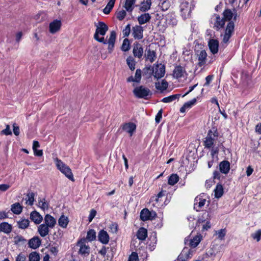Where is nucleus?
Returning a JSON list of instances; mask_svg holds the SVG:
<instances>
[{
	"label": "nucleus",
	"mask_w": 261,
	"mask_h": 261,
	"mask_svg": "<svg viewBox=\"0 0 261 261\" xmlns=\"http://www.w3.org/2000/svg\"><path fill=\"white\" fill-rule=\"evenodd\" d=\"M141 73L142 71L141 69H137L135 72V79L136 81V82L139 83L140 82L141 79Z\"/></svg>",
	"instance_id": "50"
},
{
	"label": "nucleus",
	"mask_w": 261,
	"mask_h": 261,
	"mask_svg": "<svg viewBox=\"0 0 261 261\" xmlns=\"http://www.w3.org/2000/svg\"><path fill=\"white\" fill-rule=\"evenodd\" d=\"M126 14V11L124 10H122L117 12L116 17L119 20H122L125 18Z\"/></svg>",
	"instance_id": "47"
},
{
	"label": "nucleus",
	"mask_w": 261,
	"mask_h": 261,
	"mask_svg": "<svg viewBox=\"0 0 261 261\" xmlns=\"http://www.w3.org/2000/svg\"><path fill=\"white\" fill-rule=\"evenodd\" d=\"M30 221L28 219H22L17 221V226L19 228L24 229L29 226Z\"/></svg>",
	"instance_id": "33"
},
{
	"label": "nucleus",
	"mask_w": 261,
	"mask_h": 261,
	"mask_svg": "<svg viewBox=\"0 0 261 261\" xmlns=\"http://www.w3.org/2000/svg\"><path fill=\"white\" fill-rule=\"evenodd\" d=\"M213 177L214 179H219L221 177V174L218 171H215L213 173Z\"/></svg>",
	"instance_id": "64"
},
{
	"label": "nucleus",
	"mask_w": 261,
	"mask_h": 261,
	"mask_svg": "<svg viewBox=\"0 0 261 261\" xmlns=\"http://www.w3.org/2000/svg\"><path fill=\"white\" fill-rule=\"evenodd\" d=\"M27 196L26 203L30 205H32L34 203L35 194L33 192H29Z\"/></svg>",
	"instance_id": "44"
},
{
	"label": "nucleus",
	"mask_w": 261,
	"mask_h": 261,
	"mask_svg": "<svg viewBox=\"0 0 261 261\" xmlns=\"http://www.w3.org/2000/svg\"><path fill=\"white\" fill-rule=\"evenodd\" d=\"M223 194V188L221 185L218 184L215 189V195L216 198L221 197Z\"/></svg>",
	"instance_id": "41"
},
{
	"label": "nucleus",
	"mask_w": 261,
	"mask_h": 261,
	"mask_svg": "<svg viewBox=\"0 0 261 261\" xmlns=\"http://www.w3.org/2000/svg\"><path fill=\"white\" fill-rule=\"evenodd\" d=\"M98 240L103 244H107L110 237L107 232L103 229L100 230L98 233Z\"/></svg>",
	"instance_id": "12"
},
{
	"label": "nucleus",
	"mask_w": 261,
	"mask_h": 261,
	"mask_svg": "<svg viewBox=\"0 0 261 261\" xmlns=\"http://www.w3.org/2000/svg\"><path fill=\"white\" fill-rule=\"evenodd\" d=\"M29 261H40V254L36 251H33L29 255Z\"/></svg>",
	"instance_id": "36"
},
{
	"label": "nucleus",
	"mask_w": 261,
	"mask_h": 261,
	"mask_svg": "<svg viewBox=\"0 0 261 261\" xmlns=\"http://www.w3.org/2000/svg\"><path fill=\"white\" fill-rule=\"evenodd\" d=\"M220 171L225 174H227L230 170V163L227 161H223L219 164Z\"/></svg>",
	"instance_id": "22"
},
{
	"label": "nucleus",
	"mask_w": 261,
	"mask_h": 261,
	"mask_svg": "<svg viewBox=\"0 0 261 261\" xmlns=\"http://www.w3.org/2000/svg\"><path fill=\"white\" fill-rule=\"evenodd\" d=\"M193 252L194 250L193 249H190L188 247H185L178 255L177 260L187 261L192 257Z\"/></svg>",
	"instance_id": "8"
},
{
	"label": "nucleus",
	"mask_w": 261,
	"mask_h": 261,
	"mask_svg": "<svg viewBox=\"0 0 261 261\" xmlns=\"http://www.w3.org/2000/svg\"><path fill=\"white\" fill-rule=\"evenodd\" d=\"M225 20L223 18H221L219 16L216 15L215 19L214 28L217 30L222 28L225 24Z\"/></svg>",
	"instance_id": "23"
},
{
	"label": "nucleus",
	"mask_w": 261,
	"mask_h": 261,
	"mask_svg": "<svg viewBox=\"0 0 261 261\" xmlns=\"http://www.w3.org/2000/svg\"><path fill=\"white\" fill-rule=\"evenodd\" d=\"M137 237L140 240H145L147 237V229L144 227L140 228L137 232Z\"/></svg>",
	"instance_id": "28"
},
{
	"label": "nucleus",
	"mask_w": 261,
	"mask_h": 261,
	"mask_svg": "<svg viewBox=\"0 0 261 261\" xmlns=\"http://www.w3.org/2000/svg\"><path fill=\"white\" fill-rule=\"evenodd\" d=\"M151 16L149 13H144L138 16V21L140 25L149 22Z\"/></svg>",
	"instance_id": "24"
},
{
	"label": "nucleus",
	"mask_w": 261,
	"mask_h": 261,
	"mask_svg": "<svg viewBox=\"0 0 261 261\" xmlns=\"http://www.w3.org/2000/svg\"><path fill=\"white\" fill-rule=\"evenodd\" d=\"M206 195L204 193H202L195 198L194 209L196 211H199L200 209L204 205L206 201Z\"/></svg>",
	"instance_id": "7"
},
{
	"label": "nucleus",
	"mask_w": 261,
	"mask_h": 261,
	"mask_svg": "<svg viewBox=\"0 0 261 261\" xmlns=\"http://www.w3.org/2000/svg\"><path fill=\"white\" fill-rule=\"evenodd\" d=\"M179 180V176L176 174H172L168 178V184L171 186L174 185Z\"/></svg>",
	"instance_id": "40"
},
{
	"label": "nucleus",
	"mask_w": 261,
	"mask_h": 261,
	"mask_svg": "<svg viewBox=\"0 0 261 261\" xmlns=\"http://www.w3.org/2000/svg\"><path fill=\"white\" fill-rule=\"evenodd\" d=\"M150 211L147 208L143 209L140 213V219L143 221L149 220Z\"/></svg>",
	"instance_id": "32"
},
{
	"label": "nucleus",
	"mask_w": 261,
	"mask_h": 261,
	"mask_svg": "<svg viewBox=\"0 0 261 261\" xmlns=\"http://www.w3.org/2000/svg\"><path fill=\"white\" fill-rule=\"evenodd\" d=\"M156 58L155 52L154 50H151L150 49H148L147 50L146 58L151 63H152Z\"/></svg>",
	"instance_id": "43"
},
{
	"label": "nucleus",
	"mask_w": 261,
	"mask_h": 261,
	"mask_svg": "<svg viewBox=\"0 0 261 261\" xmlns=\"http://www.w3.org/2000/svg\"><path fill=\"white\" fill-rule=\"evenodd\" d=\"M213 79V75H209L207 76L205 78L206 82L204 84V86H208L210 83L212 82V81Z\"/></svg>",
	"instance_id": "59"
},
{
	"label": "nucleus",
	"mask_w": 261,
	"mask_h": 261,
	"mask_svg": "<svg viewBox=\"0 0 261 261\" xmlns=\"http://www.w3.org/2000/svg\"><path fill=\"white\" fill-rule=\"evenodd\" d=\"M151 6V0H144L141 3L139 10L142 12H145L150 9Z\"/></svg>",
	"instance_id": "27"
},
{
	"label": "nucleus",
	"mask_w": 261,
	"mask_h": 261,
	"mask_svg": "<svg viewBox=\"0 0 261 261\" xmlns=\"http://www.w3.org/2000/svg\"><path fill=\"white\" fill-rule=\"evenodd\" d=\"M130 48L129 41L128 39L125 38L123 40L121 49L124 51H128Z\"/></svg>",
	"instance_id": "46"
},
{
	"label": "nucleus",
	"mask_w": 261,
	"mask_h": 261,
	"mask_svg": "<svg viewBox=\"0 0 261 261\" xmlns=\"http://www.w3.org/2000/svg\"><path fill=\"white\" fill-rule=\"evenodd\" d=\"M218 238L220 240H223L226 234V230L224 229H221L218 231Z\"/></svg>",
	"instance_id": "53"
},
{
	"label": "nucleus",
	"mask_w": 261,
	"mask_h": 261,
	"mask_svg": "<svg viewBox=\"0 0 261 261\" xmlns=\"http://www.w3.org/2000/svg\"><path fill=\"white\" fill-rule=\"evenodd\" d=\"M188 219L189 221H190V226L192 228L195 227L194 222H193L195 221V219L193 217L190 216L188 218Z\"/></svg>",
	"instance_id": "62"
},
{
	"label": "nucleus",
	"mask_w": 261,
	"mask_h": 261,
	"mask_svg": "<svg viewBox=\"0 0 261 261\" xmlns=\"http://www.w3.org/2000/svg\"><path fill=\"white\" fill-rule=\"evenodd\" d=\"M25 260H26L25 255L21 253L19 254L16 258V261H25Z\"/></svg>",
	"instance_id": "57"
},
{
	"label": "nucleus",
	"mask_w": 261,
	"mask_h": 261,
	"mask_svg": "<svg viewBox=\"0 0 261 261\" xmlns=\"http://www.w3.org/2000/svg\"><path fill=\"white\" fill-rule=\"evenodd\" d=\"M128 261H138V256L137 253L133 252L129 256Z\"/></svg>",
	"instance_id": "54"
},
{
	"label": "nucleus",
	"mask_w": 261,
	"mask_h": 261,
	"mask_svg": "<svg viewBox=\"0 0 261 261\" xmlns=\"http://www.w3.org/2000/svg\"><path fill=\"white\" fill-rule=\"evenodd\" d=\"M135 1L136 0H126L124 7L126 11L130 12L133 11L134 9L133 6L135 3Z\"/></svg>",
	"instance_id": "38"
},
{
	"label": "nucleus",
	"mask_w": 261,
	"mask_h": 261,
	"mask_svg": "<svg viewBox=\"0 0 261 261\" xmlns=\"http://www.w3.org/2000/svg\"><path fill=\"white\" fill-rule=\"evenodd\" d=\"M168 86V84L167 81L165 80H163L162 83L160 82L155 83V88L159 90L162 91L166 90Z\"/></svg>",
	"instance_id": "34"
},
{
	"label": "nucleus",
	"mask_w": 261,
	"mask_h": 261,
	"mask_svg": "<svg viewBox=\"0 0 261 261\" xmlns=\"http://www.w3.org/2000/svg\"><path fill=\"white\" fill-rule=\"evenodd\" d=\"M130 32V25L129 24H127L125 29L123 30V34L124 37H127Z\"/></svg>",
	"instance_id": "51"
},
{
	"label": "nucleus",
	"mask_w": 261,
	"mask_h": 261,
	"mask_svg": "<svg viewBox=\"0 0 261 261\" xmlns=\"http://www.w3.org/2000/svg\"><path fill=\"white\" fill-rule=\"evenodd\" d=\"M252 238L258 242L261 239V229H259L251 234Z\"/></svg>",
	"instance_id": "48"
},
{
	"label": "nucleus",
	"mask_w": 261,
	"mask_h": 261,
	"mask_svg": "<svg viewBox=\"0 0 261 261\" xmlns=\"http://www.w3.org/2000/svg\"><path fill=\"white\" fill-rule=\"evenodd\" d=\"M49 251L50 252L53 254L54 255H56L58 252V247L56 245H54V244L51 245L49 247Z\"/></svg>",
	"instance_id": "52"
},
{
	"label": "nucleus",
	"mask_w": 261,
	"mask_h": 261,
	"mask_svg": "<svg viewBox=\"0 0 261 261\" xmlns=\"http://www.w3.org/2000/svg\"><path fill=\"white\" fill-rule=\"evenodd\" d=\"M96 27L95 33L94 35V38L97 41L102 43L104 44H108V50L111 52L114 47L116 38V32L114 31L111 32L109 40L107 41L103 37L99 38V35L104 36L108 30V27L103 22H98L95 24Z\"/></svg>",
	"instance_id": "1"
},
{
	"label": "nucleus",
	"mask_w": 261,
	"mask_h": 261,
	"mask_svg": "<svg viewBox=\"0 0 261 261\" xmlns=\"http://www.w3.org/2000/svg\"><path fill=\"white\" fill-rule=\"evenodd\" d=\"M58 223L61 227L66 228L68 223V218L64 215H62L58 220Z\"/></svg>",
	"instance_id": "37"
},
{
	"label": "nucleus",
	"mask_w": 261,
	"mask_h": 261,
	"mask_svg": "<svg viewBox=\"0 0 261 261\" xmlns=\"http://www.w3.org/2000/svg\"><path fill=\"white\" fill-rule=\"evenodd\" d=\"M49 228L46 224H42L38 226L37 232L41 237H45L48 234Z\"/></svg>",
	"instance_id": "17"
},
{
	"label": "nucleus",
	"mask_w": 261,
	"mask_h": 261,
	"mask_svg": "<svg viewBox=\"0 0 261 261\" xmlns=\"http://www.w3.org/2000/svg\"><path fill=\"white\" fill-rule=\"evenodd\" d=\"M61 21L57 19L54 20L50 22L49 26V30L50 33L55 34L61 28Z\"/></svg>",
	"instance_id": "14"
},
{
	"label": "nucleus",
	"mask_w": 261,
	"mask_h": 261,
	"mask_svg": "<svg viewBox=\"0 0 261 261\" xmlns=\"http://www.w3.org/2000/svg\"><path fill=\"white\" fill-rule=\"evenodd\" d=\"M196 102V99L194 98L190 101L186 102L184 105L187 109H190L193 106H194Z\"/></svg>",
	"instance_id": "49"
},
{
	"label": "nucleus",
	"mask_w": 261,
	"mask_h": 261,
	"mask_svg": "<svg viewBox=\"0 0 261 261\" xmlns=\"http://www.w3.org/2000/svg\"><path fill=\"white\" fill-rule=\"evenodd\" d=\"M0 230L6 234L10 233L12 230V226L7 222H2L0 224Z\"/></svg>",
	"instance_id": "25"
},
{
	"label": "nucleus",
	"mask_w": 261,
	"mask_h": 261,
	"mask_svg": "<svg viewBox=\"0 0 261 261\" xmlns=\"http://www.w3.org/2000/svg\"><path fill=\"white\" fill-rule=\"evenodd\" d=\"M10 187V185L7 184L0 185V191L2 192L6 191Z\"/></svg>",
	"instance_id": "61"
},
{
	"label": "nucleus",
	"mask_w": 261,
	"mask_h": 261,
	"mask_svg": "<svg viewBox=\"0 0 261 261\" xmlns=\"http://www.w3.org/2000/svg\"><path fill=\"white\" fill-rule=\"evenodd\" d=\"M115 2V0H110L106 7L103 9V12L106 14H109L114 7Z\"/></svg>",
	"instance_id": "35"
},
{
	"label": "nucleus",
	"mask_w": 261,
	"mask_h": 261,
	"mask_svg": "<svg viewBox=\"0 0 261 261\" xmlns=\"http://www.w3.org/2000/svg\"><path fill=\"white\" fill-rule=\"evenodd\" d=\"M1 133L3 134H5V135H9L12 134V132L11 131L10 126L9 125H6V128L5 129H3Z\"/></svg>",
	"instance_id": "56"
},
{
	"label": "nucleus",
	"mask_w": 261,
	"mask_h": 261,
	"mask_svg": "<svg viewBox=\"0 0 261 261\" xmlns=\"http://www.w3.org/2000/svg\"><path fill=\"white\" fill-rule=\"evenodd\" d=\"M133 93L136 97L139 98L145 99L148 96L151 95L150 90L143 86L136 87L133 90Z\"/></svg>",
	"instance_id": "5"
},
{
	"label": "nucleus",
	"mask_w": 261,
	"mask_h": 261,
	"mask_svg": "<svg viewBox=\"0 0 261 261\" xmlns=\"http://www.w3.org/2000/svg\"><path fill=\"white\" fill-rule=\"evenodd\" d=\"M219 152V149L218 147H212V149L211 150V154L212 156V158H214V156L215 154H217Z\"/></svg>",
	"instance_id": "58"
},
{
	"label": "nucleus",
	"mask_w": 261,
	"mask_h": 261,
	"mask_svg": "<svg viewBox=\"0 0 261 261\" xmlns=\"http://www.w3.org/2000/svg\"><path fill=\"white\" fill-rule=\"evenodd\" d=\"M219 43L217 39H211L208 41V45L213 54H216L218 51Z\"/></svg>",
	"instance_id": "13"
},
{
	"label": "nucleus",
	"mask_w": 261,
	"mask_h": 261,
	"mask_svg": "<svg viewBox=\"0 0 261 261\" xmlns=\"http://www.w3.org/2000/svg\"><path fill=\"white\" fill-rule=\"evenodd\" d=\"M237 17V13L236 9H233L232 10L226 9L223 12V18L225 21H229L225 30L224 34L223 35V39L221 42V46L224 48L227 46L229 39L234 32V24L233 21H230V20L233 17V20H236Z\"/></svg>",
	"instance_id": "2"
},
{
	"label": "nucleus",
	"mask_w": 261,
	"mask_h": 261,
	"mask_svg": "<svg viewBox=\"0 0 261 261\" xmlns=\"http://www.w3.org/2000/svg\"><path fill=\"white\" fill-rule=\"evenodd\" d=\"M44 224H46L47 226L50 228H53L55 227L56 224V219L51 216L50 215L47 214L44 217Z\"/></svg>",
	"instance_id": "20"
},
{
	"label": "nucleus",
	"mask_w": 261,
	"mask_h": 261,
	"mask_svg": "<svg viewBox=\"0 0 261 261\" xmlns=\"http://www.w3.org/2000/svg\"><path fill=\"white\" fill-rule=\"evenodd\" d=\"M179 96V94H174L168 97H166L163 98L161 101L164 103H169L178 98Z\"/></svg>",
	"instance_id": "42"
},
{
	"label": "nucleus",
	"mask_w": 261,
	"mask_h": 261,
	"mask_svg": "<svg viewBox=\"0 0 261 261\" xmlns=\"http://www.w3.org/2000/svg\"><path fill=\"white\" fill-rule=\"evenodd\" d=\"M41 241L38 236H35L30 239L28 242L29 247L36 249L39 247Z\"/></svg>",
	"instance_id": "16"
},
{
	"label": "nucleus",
	"mask_w": 261,
	"mask_h": 261,
	"mask_svg": "<svg viewBox=\"0 0 261 261\" xmlns=\"http://www.w3.org/2000/svg\"><path fill=\"white\" fill-rule=\"evenodd\" d=\"M8 217V213L4 211H0V220L4 219Z\"/></svg>",
	"instance_id": "63"
},
{
	"label": "nucleus",
	"mask_w": 261,
	"mask_h": 261,
	"mask_svg": "<svg viewBox=\"0 0 261 261\" xmlns=\"http://www.w3.org/2000/svg\"><path fill=\"white\" fill-rule=\"evenodd\" d=\"M218 136V133L217 130L213 132L212 130H209L204 141L205 148H211L213 147Z\"/></svg>",
	"instance_id": "4"
},
{
	"label": "nucleus",
	"mask_w": 261,
	"mask_h": 261,
	"mask_svg": "<svg viewBox=\"0 0 261 261\" xmlns=\"http://www.w3.org/2000/svg\"><path fill=\"white\" fill-rule=\"evenodd\" d=\"M30 219L36 224H39L43 220L42 216L36 211L31 213Z\"/></svg>",
	"instance_id": "19"
},
{
	"label": "nucleus",
	"mask_w": 261,
	"mask_h": 261,
	"mask_svg": "<svg viewBox=\"0 0 261 261\" xmlns=\"http://www.w3.org/2000/svg\"><path fill=\"white\" fill-rule=\"evenodd\" d=\"M76 245L80 247L78 253L83 256H87L90 252V248L86 245V239H81L77 243Z\"/></svg>",
	"instance_id": "6"
},
{
	"label": "nucleus",
	"mask_w": 261,
	"mask_h": 261,
	"mask_svg": "<svg viewBox=\"0 0 261 261\" xmlns=\"http://www.w3.org/2000/svg\"><path fill=\"white\" fill-rule=\"evenodd\" d=\"M11 210L14 214L19 215L22 212V206L19 203L16 202L11 205Z\"/></svg>",
	"instance_id": "31"
},
{
	"label": "nucleus",
	"mask_w": 261,
	"mask_h": 261,
	"mask_svg": "<svg viewBox=\"0 0 261 261\" xmlns=\"http://www.w3.org/2000/svg\"><path fill=\"white\" fill-rule=\"evenodd\" d=\"M201 238L199 236H196L193 239L189 237L185 238V243L186 245L191 247V249L195 248L200 242Z\"/></svg>",
	"instance_id": "9"
},
{
	"label": "nucleus",
	"mask_w": 261,
	"mask_h": 261,
	"mask_svg": "<svg viewBox=\"0 0 261 261\" xmlns=\"http://www.w3.org/2000/svg\"><path fill=\"white\" fill-rule=\"evenodd\" d=\"M38 206L43 211L48 210L49 203L44 198L38 200Z\"/></svg>",
	"instance_id": "39"
},
{
	"label": "nucleus",
	"mask_w": 261,
	"mask_h": 261,
	"mask_svg": "<svg viewBox=\"0 0 261 261\" xmlns=\"http://www.w3.org/2000/svg\"><path fill=\"white\" fill-rule=\"evenodd\" d=\"M122 129L132 136L136 129V125L132 122L126 123L123 125Z\"/></svg>",
	"instance_id": "21"
},
{
	"label": "nucleus",
	"mask_w": 261,
	"mask_h": 261,
	"mask_svg": "<svg viewBox=\"0 0 261 261\" xmlns=\"http://www.w3.org/2000/svg\"><path fill=\"white\" fill-rule=\"evenodd\" d=\"M126 63L131 70L135 69V61L132 57L129 56L127 58Z\"/></svg>",
	"instance_id": "45"
},
{
	"label": "nucleus",
	"mask_w": 261,
	"mask_h": 261,
	"mask_svg": "<svg viewBox=\"0 0 261 261\" xmlns=\"http://www.w3.org/2000/svg\"><path fill=\"white\" fill-rule=\"evenodd\" d=\"M96 235L95 231L91 229L87 231L86 238H83V239H86V243L87 242H92L96 240Z\"/></svg>",
	"instance_id": "29"
},
{
	"label": "nucleus",
	"mask_w": 261,
	"mask_h": 261,
	"mask_svg": "<svg viewBox=\"0 0 261 261\" xmlns=\"http://www.w3.org/2000/svg\"><path fill=\"white\" fill-rule=\"evenodd\" d=\"M56 165L63 174H64L68 179L73 181L74 178L71 169L61 160L56 158L55 159Z\"/></svg>",
	"instance_id": "3"
},
{
	"label": "nucleus",
	"mask_w": 261,
	"mask_h": 261,
	"mask_svg": "<svg viewBox=\"0 0 261 261\" xmlns=\"http://www.w3.org/2000/svg\"><path fill=\"white\" fill-rule=\"evenodd\" d=\"M185 73V69L180 66L176 67L173 71L174 76L177 79L184 77Z\"/></svg>",
	"instance_id": "30"
},
{
	"label": "nucleus",
	"mask_w": 261,
	"mask_h": 261,
	"mask_svg": "<svg viewBox=\"0 0 261 261\" xmlns=\"http://www.w3.org/2000/svg\"><path fill=\"white\" fill-rule=\"evenodd\" d=\"M162 117V110H160L158 113L157 115L155 116V122L156 123H159L161 121V119Z\"/></svg>",
	"instance_id": "60"
},
{
	"label": "nucleus",
	"mask_w": 261,
	"mask_h": 261,
	"mask_svg": "<svg viewBox=\"0 0 261 261\" xmlns=\"http://www.w3.org/2000/svg\"><path fill=\"white\" fill-rule=\"evenodd\" d=\"M133 52L134 56L135 57L139 59L141 58L142 57L143 53V48L142 47V45L138 43L134 44Z\"/></svg>",
	"instance_id": "15"
},
{
	"label": "nucleus",
	"mask_w": 261,
	"mask_h": 261,
	"mask_svg": "<svg viewBox=\"0 0 261 261\" xmlns=\"http://www.w3.org/2000/svg\"><path fill=\"white\" fill-rule=\"evenodd\" d=\"M165 73V68L164 65L159 66L157 65L155 68L154 71V76L155 78L159 79L163 77Z\"/></svg>",
	"instance_id": "18"
},
{
	"label": "nucleus",
	"mask_w": 261,
	"mask_h": 261,
	"mask_svg": "<svg viewBox=\"0 0 261 261\" xmlns=\"http://www.w3.org/2000/svg\"><path fill=\"white\" fill-rule=\"evenodd\" d=\"M180 8L182 15L184 14L185 16L187 13L189 15L191 12V8H189V4L187 2L182 3L180 6Z\"/></svg>",
	"instance_id": "26"
},
{
	"label": "nucleus",
	"mask_w": 261,
	"mask_h": 261,
	"mask_svg": "<svg viewBox=\"0 0 261 261\" xmlns=\"http://www.w3.org/2000/svg\"><path fill=\"white\" fill-rule=\"evenodd\" d=\"M197 56L198 60V66L200 67L204 66L206 63V60L207 58V53L205 50H201L200 51H197Z\"/></svg>",
	"instance_id": "11"
},
{
	"label": "nucleus",
	"mask_w": 261,
	"mask_h": 261,
	"mask_svg": "<svg viewBox=\"0 0 261 261\" xmlns=\"http://www.w3.org/2000/svg\"><path fill=\"white\" fill-rule=\"evenodd\" d=\"M96 211L95 210L92 209L91 210L90 214L88 217V220H89V222H91L92 221L93 218L96 216Z\"/></svg>",
	"instance_id": "55"
},
{
	"label": "nucleus",
	"mask_w": 261,
	"mask_h": 261,
	"mask_svg": "<svg viewBox=\"0 0 261 261\" xmlns=\"http://www.w3.org/2000/svg\"><path fill=\"white\" fill-rule=\"evenodd\" d=\"M143 28L140 25H136L132 28V36L135 39L141 40L143 37Z\"/></svg>",
	"instance_id": "10"
}]
</instances>
